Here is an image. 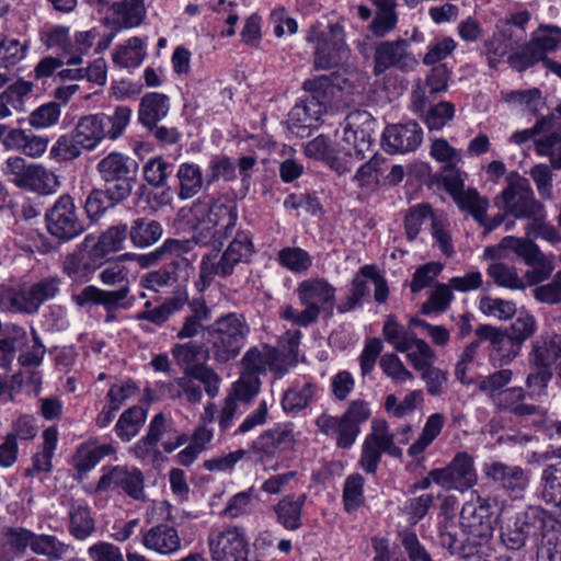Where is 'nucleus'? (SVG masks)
Returning a JSON list of instances; mask_svg holds the SVG:
<instances>
[{"label":"nucleus","mask_w":561,"mask_h":561,"mask_svg":"<svg viewBox=\"0 0 561 561\" xmlns=\"http://www.w3.org/2000/svg\"><path fill=\"white\" fill-rule=\"evenodd\" d=\"M300 305L311 312L317 321L320 312L332 313L335 301V289L323 278L302 280L296 289Z\"/></svg>","instance_id":"obj_17"},{"label":"nucleus","mask_w":561,"mask_h":561,"mask_svg":"<svg viewBox=\"0 0 561 561\" xmlns=\"http://www.w3.org/2000/svg\"><path fill=\"white\" fill-rule=\"evenodd\" d=\"M536 152L539 156H547L550 159L551 167L556 170L561 169V135L552 131L549 135L536 140Z\"/></svg>","instance_id":"obj_64"},{"label":"nucleus","mask_w":561,"mask_h":561,"mask_svg":"<svg viewBox=\"0 0 561 561\" xmlns=\"http://www.w3.org/2000/svg\"><path fill=\"white\" fill-rule=\"evenodd\" d=\"M233 270L230 263L222 255H219L218 251L213 250L202 257L199 275L195 282V287L199 293H203L210 286L216 276L228 277L233 273Z\"/></svg>","instance_id":"obj_28"},{"label":"nucleus","mask_w":561,"mask_h":561,"mask_svg":"<svg viewBox=\"0 0 561 561\" xmlns=\"http://www.w3.org/2000/svg\"><path fill=\"white\" fill-rule=\"evenodd\" d=\"M375 274L374 265H365L359 268L357 274L354 276L352 282L351 295L345 304L339 306L340 312H346L352 310L356 305L359 304L362 298L368 293V282H373Z\"/></svg>","instance_id":"obj_53"},{"label":"nucleus","mask_w":561,"mask_h":561,"mask_svg":"<svg viewBox=\"0 0 561 561\" xmlns=\"http://www.w3.org/2000/svg\"><path fill=\"white\" fill-rule=\"evenodd\" d=\"M434 483L446 490L466 491L477 483L473 458L467 453H458L448 466L431 470Z\"/></svg>","instance_id":"obj_15"},{"label":"nucleus","mask_w":561,"mask_h":561,"mask_svg":"<svg viewBox=\"0 0 561 561\" xmlns=\"http://www.w3.org/2000/svg\"><path fill=\"white\" fill-rule=\"evenodd\" d=\"M59 285V278L49 276L27 288L20 290L5 289L2 293V299L8 301L4 307L12 311L35 313L45 301L58 295Z\"/></svg>","instance_id":"obj_11"},{"label":"nucleus","mask_w":561,"mask_h":561,"mask_svg":"<svg viewBox=\"0 0 561 561\" xmlns=\"http://www.w3.org/2000/svg\"><path fill=\"white\" fill-rule=\"evenodd\" d=\"M192 213L196 219L195 234L201 244L222 245L232 234L238 219L237 204L227 198H218L210 204L201 199L194 203Z\"/></svg>","instance_id":"obj_1"},{"label":"nucleus","mask_w":561,"mask_h":561,"mask_svg":"<svg viewBox=\"0 0 561 561\" xmlns=\"http://www.w3.org/2000/svg\"><path fill=\"white\" fill-rule=\"evenodd\" d=\"M318 393V387L311 382L296 383L288 388L282 398V407L286 413H298L307 409Z\"/></svg>","instance_id":"obj_39"},{"label":"nucleus","mask_w":561,"mask_h":561,"mask_svg":"<svg viewBox=\"0 0 561 561\" xmlns=\"http://www.w3.org/2000/svg\"><path fill=\"white\" fill-rule=\"evenodd\" d=\"M141 543L148 550L170 556L181 549L179 531L172 525L161 523L142 533Z\"/></svg>","instance_id":"obj_22"},{"label":"nucleus","mask_w":561,"mask_h":561,"mask_svg":"<svg viewBox=\"0 0 561 561\" xmlns=\"http://www.w3.org/2000/svg\"><path fill=\"white\" fill-rule=\"evenodd\" d=\"M129 291V286H124L115 290H103L90 285L84 287L78 295H75L72 299L79 307L93 304L102 305L106 310H115L126 307L124 300L127 298Z\"/></svg>","instance_id":"obj_24"},{"label":"nucleus","mask_w":561,"mask_h":561,"mask_svg":"<svg viewBox=\"0 0 561 561\" xmlns=\"http://www.w3.org/2000/svg\"><path fill=\"white\" fill-rule=\"evenodd\" d=\"M169 108V98L165 94L147 93L140 100L138 119L145 127L152 130L156 124L167 116Z\"/></svg>","instance_id":"obj_32"},{"label":"nucleus","mask_w":561,"mask_h":561,"mask_svg":"<svg viewBox=\"0 0 561 561\" xmlns=\"http://www.w3.org/2000/svg\"><path fill=\"white\" fill-rule=\"evenodd\" d=\"M96 115L101 122L102 129L105 131V136L115 140L123 135L129 124L131 110L128 106L121 105L117 106L111 115L104 113Z\"/></svg>","instance_id":"obj_52"},{"label":"nucleus","mask_w":561,"mask_h":561,"mask_svg":"<svg viewBox=\"0 0 561 561\" xmlns=\"http://www.w3.org/2000/svg\"><path fill=\"white\" fill-rule=\"evenodd\" d=\"M250 327L241 313H228L206 327L204 339L210 357L218 364L234 359L245 344Z\"/></svg>","instance_id":"obj_2"},{"label":"nucleus","mask_w":561,"mask_h":561,"mask_svg":"<svg viewBox=\"0 0 561 561\" xmlns=\"http://www.w3.org/2000/svg\"><path fill=\"white\" fill-rule=\"evenodd\" d=\"M45 219L48 232L60 241H70L85 230L75 201L68 194L55 202L46 211Z\"/></svg>","instance_id":"obj_10"},{"label":"nucleus","mask_w":561,"mask_h":561,"mask_svg":"<svg viewBox=\"0 0 561 561\" xmlns=\"http://www.w3.org/2000/svg\"><path fill=\"white\" fill-rule=\"evenodd\" d=\"M137 162L118 152H111L96 164V171L104 183L115 179L137 176Z\"/></svg>","instance_id":"obj_30"},{"label":"nucleus","mask_w":561,"mask_h":561,"mask_svg":"<svg viewBox=\"0 0 561 561\" xmlns=\"http://www.w3.org/2000/svg\"><path fill=\"white\" fill-rule=\"evenodd\" d=\"M56 175L38 164H30L28 170L19 186L23 190H28L42 195L53 193L57 185Z\"/></svg>","instance_id":"obj_42"},{"label":"nucleus","mask_w":561,"mask_h":561,"mask_svg":"<svg viewBox=\"0 0 561 561\" xmlns=\"http://www.w3.org/2000/svg\"><path fill=\"white\" fill-rule=\"evenodd\" d=\"M113 453L114 448L110 444L100 446L81 445L73 456L75 467L80 472L90 471L102 458Z\"/></svg>","instance_id":"obj_51"},{"label":"nucleus","mask_w":561,"mask_h":561,"mask_svg":"<svg viewBox=\"0 0 561 561\" xmlns=\"http://www.w3.org/2000/svg\"><path fill=\"white\" fill-rule=\"evenodd\" d=\"M207 541L213 561H247L249 549L242 527L214 528Z\"/></svg>","instance_id":"obj_13"},{"label":"nucleus","mask_w":561,"mask_h":561,"mask_svg":"<svg viewBox=\"0 0 561 561\" xmlns=\"http://www.w3.org/2000/svg\"><path fill=\"white\" fill-rule=\"evenodd\" d=\"M101 263V259L92 256V248L89 251L78 249L65 257L62 271L69 277L78 279L92 274Z\"/></svg>","instance_id":"obj_36"},{"label":"nucleus","mask_w":561,"mask_h":561,"mask_svg":"<svg viewBox=\"0 0 561 561\" xmlns=\"http://www.w3.org/2000/svg\"><path fill=\"white\" fill-rule=\"evenodd\" d=\"M173 164L162 157L149 159L142 168L146 182L153 187H162L167 184L169 176L173 173Z\"/></svg>","instance_id":"obj_57"},{"label":"nucleus","mask_w":561,"mask_h":561,"mask_svg":"<svg viewBox=\"0 0 561 561\" xmlns=\"http://www.w3.org/2000/svg\"><path fill=\"white\" fill-rule=\"evenodd\" d=\"M127 238H129L127 225L122 224L110 227L92 247V256L103 260L107 254L122 250Z\"/></svg>","instance_id":"obj_40"},{"label":"nucleus","mask_w":561,"mask_h":561,"mask_svg":"<svg viewBox=\"0 0 561 561\" xmlns=\"http://www.w3.org/2000/svg\"><path fill=\"white\" fill-rule=\"evenodd\" d=\"M71 549L69 543L54 535L37 534L33 553L46 557V561H60L69 554Z\"/></svg>","instance_id":"obj_48"},{"label":"nucleus","mask_w":561,"mask_h":561,"mask_svg":"<svg viewBox=\"0 0 561 561\" xmlns=\"http://www.w3.org/2000/svg\"><path fill=\"white\" fill-rule=\"evenodd\" d=\"M197 242L196 234L192 239H167L161 247L154 251L144 255L142 260L146 264H154L159 261H175L183 259H192L195 261L196 254L193 252Z\"/></svg>","instance_id":"obj_25"},{"label":"nucleus","mask_w":561,"mask_h":561,"mask_svg":"<svg viewBox=\"0 0 561 561\" xmlns=\"http://www.w3.org/2000/svg\"><path fill=\"white\" fill-rule=\"evenodd\" d=\"M537 331V321L534 316L520 312L519 316L504 330L505 334L515 343L516 348L523 347L524 343Z\"/></svg>","instance_id":"obj_56"},{"label":"nucleus","mask_w":561,"mask_h":561,"mask_svg":"<svg viewBox=\"0 0 561 561\" xmlns=\"http://www.w3.org/2000/svg\"><path fill=\"white\" fill-rule=\"evenodd\" d=\"M187 307L190 313L184 318L180 330L176 332V339L179 340L194 339L201 332L205 333L206 327L204 324L211 319V311L203 297L188 300Z\"/></svg>","instance_id":"obj_26"},{"label":"nucleus","mask_w":561,"mask_h":561,"mask_svg":"<svg viewBox=\"0 0 561 561\" xmlns=\"http://www.w3.org/2000/svg\"><path fill=\"white\" fill-rule=\"evenodd\" d=\"M68 530L78 540H84L95 531V520L87 505L81 503H73L71 505Z\"/></svg>","instance_id":"obj_43"},{"label":"nucleus","mask_w":561,"mask_h":561,"mask_svg":"<svg viewBox=\"0 0 561 561\" xmlns=\"http://www.w3.org/2000/svg\"><path fill=\"white\" fill-rule=\"evenodd\" d=\"M505 181V188L494 199L495 206L516 218L540 217L543 205L536 199L529 181L516 171L510 172Z\"/></svg>","instance_id":"obj_6"},{"label":"nucleus","mask_w":561,"mask_h":561,"mask_svg":"<svg viewBox=\"0 0 561 561\" xmlns=\"http://www.w3.org/2000/svg\"><path fill=\"white\" fill-rule=\"evenodd\" d=\"M480 311L499 320L511 319L516 313V305L512 300L484 296L479 301Z\"/></svg>","instance_id":"obj_63"},{"label":"nucleus","mask_w":561,"mask_h":561,"mask_svg":"<svg viewBox=\"0 0 561 561\" xmlns=\"http://www.w3.org/2000/svg\"><path fill=\"white\" fill-rule=\"evenodd\" d=\"M115 206V202L104 188H93L85 199L84 209L88 217L92 221H96L108 209L114 208Z\"/></svg>","instance_id":"obj_62"},{"label":"nucleus","mask_w":561,"mask_h":561,"mask_svg":"<svg viewBox=\"0 0 561 561\" xmlns=\"http://www.w3.org/2000/svg\"><path fill=\"white\" fill-rule=\"evenodd\" d=\"M327 112V105L317 98H306L298 102L288 114V129L298 137H307L311 129L318 127V122Z\"/></svg>","instance_id":"obj_20"},{"label":"nucleus","mask_w":561,"mask_h":561,"mask_svg":"<svg viewBox=\"0 0 561 561\" xmlns=\"http://www.w3.org/2000/svg\"><path fill=\"white\" fill-rule=\"evenodd\" d=\"M72 133L76 136V141L80 144L83 149L89 151L95 149L96 146L106 138L96 114L81 117Z\"/></svg>","instance_id":"obj_38"},{"label":"nucleus","mask_w":561,"mask_h":561,"mask_svg":"<svg viewBox=\"0 0 561 561\" xmlns=\"http://www.w3.org/2000/svg\"><path fill=\"white\" fill-rule=\"evenodd\" d=\"M99 491L122 490L126 495L145 501L144 476L140 470L115 466L108 469L98 482Z\"/></svg>","instance_id":"obj_19"},{"label":"nucleus","mask_w":561,"mask_h":561,"mask_svg":"<svg viewBox=\"0 0 561 561\" xmlns=\"http://www.w3.org/2000/svg\"><path fill=\"white\" fill-rule=\"evenodd\" d=\"M252 253L253 243L250 232L238 231L221 255L234 268L237 264L248 262Z\"/></svg>","instance_id":"obj_54"},{"label":"nucleus","mask_w":561,"mask_h":561,"mask_svg":"<svg viewBox=\"0 0 561 561\" xmlns=\"http://www.w3.org/2000/svg\"><path fill=\"white\" fill-rule=\"evenodd\" d=\"M560 358L561 334L543 333L533 340L527 356L530 368L526 377L527 388L545 390L552 379V368Z\"/></svg>","instance_id":"obj_5"},{"label":"nucleus","mask_w":561,"mask_h":561,"mask_svg":"<svg viewBox=\"0 0 561 561\" xmlns=\"http://www.w3.org/2000/svg\"><path fill=\"white\" fill-rule=\"evenodd\" d=\"M179 197L188 199L197 195L206 183L202 169L195 163H181L176 171Z\"/></svg>","instance_id":"obj_37"},{"label":"nucleus","mask_w":561,"mask_h":561,"mask_svg":"<svg viewBox=\"0 0 561 561\" xmlns=\"http://www.w3.org/2000/svg\"><path fill=\"white\" fill-rule=\"evenodd\" d=\"M422 115L430 130H440L454 118L455 106L450 102L442 101L430 105Z\"/></svg>","instance_id":"obj_58"},{"label":"nucleus","mask_w":561,"mask_h":561,"mask_svg":"<svg viewBox=\"0 0 561 561\" xmlns=\"http://www.w3.org/2000/svg\"><path fill=\"white\" fill-rule=\"evenodd\" d=\"M187 307L190 313L184 318L180 330L176 332V339L179 340L194 339L201 332L205 333L206 327L204 324L211 319V311L203 297L188 300Z\"/></svg>","instance_id":"obj_27"},{"label":"nucleus","mask_w":561,"mask_h":561,"mask_svg":"<svg viewBox=\"0 0 561 561\" xmlns=\"http://www.w3.org/2000/svg\"><path fill=\"white\" fill-rule=\"evenodd\" d=\"M382 334L386 341L401 353L408 352L413 347V341L416 336L414 332L400 325L393 316H389L385 321Z\"/></svg>","instance_id":"obj_49"},{"label":"nucleus","mask_w":561,"mask_h":561,"mask_svg":"<svg viewBox=\"0 0 561 561\" xmlns=\"http://www.w3.org/2000/svg\"><path fill=\"white\" fill-rule=\"evenodd\" d=\"M453 199L462 211L469 213L479 224H483L489 199L481 196L476 188L469 187Z\"/></svg>","instance_id":"obj_46"},{"label":"nucleus","mask_w":561,"mask_h":561,"mask_svg":"<svg viewBox=\"0 0 561 561\" xmlns=\"http://www.w3.org/2000/svg\"><path fill=\"white\" fill-rule=\"evenodd\" d=\"M445 417L440 413H434L426 420L420 437L409 447L408 454L415 457L422 454L433 440L440 434Z\"/></svg>","instance_id":"obj_55"},{"label":"nucleus","mask_w":561,"mask_h":561,"mask_svg":"<svg viewBox=\"0 0 561 561\" xmlns=\"http://www.w3.org/2000/svg\"><path fill=\"white\" fill-rule=\"evenodd\" d=\"M286 370L283 355L275 347L253 346L241 359V375L234 385V394L241 401L249 402L260 391L261 375L273 371L283 376Z\"/></svg>","instance_id":"obj_3"},{"label":"nucleus","mask_w":561,"mask_h":561,"mask_svg":"<svg viewBox=\"0 0 561 561\" xmlns=\"http://www.w3.org/2000/svg\"><path fill=\"white\" fill-rule=\"evenodd\" d=\"M191 341L176 343L171 354L176 365L185 374L195 377L204 386L206 394L214 399L219 393L220 376L206 363L211 358L206 341Z\"/></svg>","instance_id":"obj_4"},{"label":"nucleus","mask_w":561,"mask_h":561,"mask_svg":"<svg viewBox=\"0 0 561 561\" xmlns=\"http://www.w3.org/2000/svg\"><path fill=\"white\" fill-rule=\"evenodd\" d=\"M306 499V494H288L279 500L273 506L277 523L287 530L299 529L302 526V507Z\"/></svg>","instance_id":"obj_31"},{"label":"nucleus","mask_w":561,"mask_h":561,"mask_svg":"<svg viewBox=\"0 0 561 561\" xmlns=\"http://www.w3.org/2000/svg\"><path fill=\"white\" fill-rule=\"evenodd\" d=\"M170 428V424L167 422L163 413L154 415L150 422L148 433L142 437L133 448L135 455L138 458H145L149 455L151 449L158 444L160 438Z\"/></svg>","instance_id":"obj_47"},{"label":"nucleus","mask_w":561,"mask_h":561,"mask_svg":"<svg viewBox=\"0 0 561 561\" xmlns=\"http://www.w3.org/2000/svg\"><path fill=\"white\" fill-rule=\"evenodd\" d=\"M394 437L396 434L389 432L388 423L385 420H373L371 433L364 440L359 459V465L365 472H376L382 453L394 458L402 456L401 448L394 444Z\"/></svg>","instance_id":"obj_12"},{"label":"nucleus","mask_w":561,"mask_h":561,"mask_svg":"<svg viewBox=\"0 0 561 561\" xmlns=\"http://www.w3.org/2000/svg\"><path fill=\"white\" fill-rule=\"evenodd\" d=\"M405 39L386 41L378 44L374 54V75L380 76L390 68L408 72L417 66V59L408 49Z\"/></svg>","instance_id":"obj_16"},{"label":"nucleus","mask_w":561,"mask_h":561,"mask_svg":"<svg viewBox=\"0 0 561 561\" xmlns=\"http://www.w3.org/2000/svg\"><path fill=\"white\" fill-rule=\"evenodd\" d=\"M308 43L316 44L313 67L328 70L339 66L347 55L343 27L330 24L324 30L311 26L306 37Z\"/></svg>","instance_id":"obj_9"},{"label":"nucleus","mask_w":561,"mask_h":561,"mask_svg":"<svg viewBox=\"0 0 561 561\" xmlns=\"http://www.w3.org/2000/svg\"><path fill=\"white\" fill-rule=\"evenodd\" d=\"M488 275L500 287L525 289L526 285L518 276L516 268L504 263H493L488 267Z\"/></svg>","instance_id":"obj_59"},{"label":"nucleus","mask_w":561,"mask_h":561,"mask_svg":"<svg viewBox=\"0 0 561 561\" xmlns=\"http://www.w3.org/2000/svg\"><path fill=\"white\" fill-rule=\"evenodd\" d=\"M383 148L389 153H407L414 151L423 140V129L414 121L394 124L383 131Z\"/></svg>","instance_id":"obj_21"},{"label":"nucleus","mask_w":561,"mask_h":561,"mask_svg":"<svg viewBox=\"0 0 561 561\" xmlns=\"http://www.w3.org/2000/svg\"><path fill=\"white\" fill-rule=\"evenodd\" d=\"M48 142L49 139L47 137L20 128L9 130L3 139V145L7 148L16 149L33 158L42 156L46 151Z\"/></svg>","instance_id":"obj_29"},{"label":"nucleus","mask_w":561,"mask_h":561,"mask_svg":"<svg viewBox=\"0 0 561 561\" xmlns=\"http://www.w3.org/2000/svg\"><path fill=\"white\" fill-rule=\"evenodd\" d=\"M529 238L530 237L524 239L507 236L501 240L499 247L515 252L518 256L523 257L528 265L541 264L545 261V255Z\"/></svg>","instance_id":"obj_44"},{"label":"nucleus","mask_w":561,"mask_h":561,"mask_svg":"<svg viewBox=\"0 0 561 561\" xmlns=\"http://www.w3.org/2000/svg\"><path fill=\"white\" fill-rule=\"evenodd\" d=\"M99 2L108 5L103 23L113 31L137 27L142 24L147 15L145 0H117L112 3L99 0Z\"/></svg>","instance_id":"obj_18"},{"label":"nucleus","mask_w":561,"mask_h":561,"mask_svg":"<svg viewBox=\"0 0 561 561\" xmlns=\"http://www.w3.org/2000/svg\"><path fill=\"white\" fill-rule=\"evenodd\" d=\"M495 519L492 505L485 499L478 497L477 502L463 504L460 512V526L466 536V542L472 549V556L478 552V548L486 545L492 538Z\"/></svg>","instance_id":"obj_8"},{"label":"nucleus","mask_w":561,"mask_h":561,"mask_svg":"<svg viewBox=\"0 0 561 561\" xmlns=\"http://www.w3.org/2000/svg\"><path fill=\"white\" fill-rule=\"evenodd\" d=\"M145 57L144 39L135 36L117 47L113 54V61L121 67L128 68L140 65Z\"/></svg>","instance_id":"obj_50"},{"label":"nucleus","mask_w":561,"mask_h":561,"mask_svg":"<svg viewBox=\"0 0 561 561\" xmlns=\"http://www.w3.org/2000/svg\"><path fill=\"white\" fill-rule=\"evenodd\" d=\"M364 478L359 473L346 478L343 490V503L347 513L356 511L364 504Z\"/></svg>","instance_id":"obj_60"},{"label":"nucleus","mask_w":561,"mask_h":561,"mask_svg":"<svg viewBox=\"0 0 561 561\" xmlns=\"http://www.w3.org/2000/svg\"><path fill=\"white\" fill-rule=\"evenodd\" d=\"M201 382L190 374L174 378L163 386L164 393L172 400L184 399L190 404H197L203 399Z\"/></svg>","instance_id":"obj_34"},{"label":"nucleus","mask_w":561,"mask_h":561,"mask_svg":"<svg viewBox=\"0 0 561 561\" xmlns=\"http://www.w3.org/2000/svg\"><path fill=\"white\" fill-rule=\"evenodd\" d=\"M538 495L547 505L561 511V460L542 470Z\"/></svg>","instance_id":"obj_33"},{"label":"nucleus","mask_w":561,"mask_h":561,"mask_svg":"<svg viewBox=\"0 0 561 561\" xmlns=\"http://www.w3.org/2000/svg\"><path fill=\"white\" fill-rule=\"evenodd\" d=\"M147 411L138 405L131 407L119 416L115 431L119 438L129 442L136 436L146 421Z\"/></svg>","instance_id":"obj_45"},{"label":"nucleus","mask_w":561,"mask_h":561,"mask_svg":"<svg viewBox=\"0 0 561 561\" xmlns=\"http://www.w3.org/2000/svg\"><path fill=\"white\" fill-rule=\"evenodd\" d=\"M350 122L345 129V138L350 140L351 136L354 138V149L358 157H365L364 152L369 150L371 145L370 138V124L371 119L368 113H357L348 117Z\"/></svg>","instance_id":"obj_35"},{"label":"nucleus","mask_w":561,"mask_h":561,"mask_svg":"<svg viewBox=\"0 0 561 561\" xmlns=\"http://www.w3.org/2000/svg\"><path fill=\"white\" fill-rule=\"evenodd\" d=\"M561 44V27L557 25L540 24L533 32L529 42L519 46L518 49L510 55V65L518 70L524 71L539 61L545 64L547 55L556 51Z\"/></svg>","instance_id":"obj_7"},{"label":"nucleus","mask_w":561,"mask_h":561,"mask_svg":"<svg viewBox=\"0 0 561 561\" xmlns=\"http://www.w3.org/2000/svg\"><path fill=\"white\" fill-rule=\"evenodd\" d=\"M513 371L508 368L496 370L488 376L479 377L478 389L491 400L495 398L512 381Z\"/></svg>","instance_id":"obj_61"},{"label":"nucleus","mask_w":561,"mask_h":561,"mask_svg":"<svg viewBox=\"0 0 561 561\" xmlns=\"http://www.w3.org/2000/svg\"><path fill=\"white\" fill-rule=\"evenodd\" d=\"M129 239L137 248L152 245L161 239L163 229L159 221L146 217L136 218L131 221Z\"/></svg>","instance_id":"obj_41"},{"label":"nucleus","mask_w":561,"mask_h":561,"mask_svg":"<svg viewBox=\"0 0 561 561\" xmlns=\"http://www.w3.org/2000/svg\"><path fill=\"white\" fill-rule=\"evenodd\" d=\"M545 527V513L539 507H528L512 524L501 530V541L508 550H520L528 539L537 538Z\"/></svg>","instance_id":"obj_14"},{"label":"nucleus","mask_w":561,"mask_h":561,"mask_svg":"<svg viewBox=\"0 0 561 561\" xmlns=\"http://www.w3.org/2000/svg\"><path fill=\"white\" fill-rule=\"evenodd\" d=\"M485 476L502 489L519 494L528 484V476L523 468L493 461L484 466Z\"/></svg>","instance_id":"obj_23"}]
</instances>
